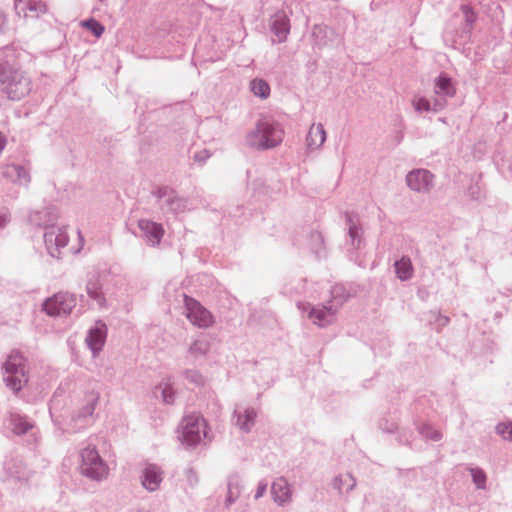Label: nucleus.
<instances>
[{"mask_svg":"<svg viewBox=\"0 0 512 512\" xmlns=\"http://www.w3.org/2000/svg\"><path fill=\"white\" fill-rule=\"evenodd\" d=\"M310 237L313 243V249L318 253L323 248V236L319 232H312Z\"/></svg>","mask_w":512,"mask_h":512,"instance_id":"nucleus-42","label":"nucleus"},{"mask_svg":"<svg viewBox=\"0 0 512 512\" xmlns=\"http://www.w3.org/2000/svg\"><path fill=\"white\" fill-rule=\"evenodd\" d=\"M186 479L191 486H194L198 482L196 472L192 468H188L185 471Z\"/></svg>","mask_w":512,"mask_h":512,"instance_id":"nucleus-45","label":"nucleus"},{"mask_svg":"<svg viewBox=\"0 0 512 512\" xmlns=\"http://www.w3.org/2000/svg\"><path fill=\"white\" fill-rule=\"evenodd\" d=\"M257 412L254 408L248 407L243 411L235 410L233 420L235 425L244 433H249L255 425Z\"/></svg>","mask_w":512,"mask_h":512,"instance_id":"nucleus-21","label":"nucleus"},{"mask_svg":"<svg viewBox=\"0 0 512 512\" xmlns=\"http://www.w3.org/2000/svg\"><path fill=\"white\" fill-rule=\"evenodd\" d=\"M270 29L277 38L278 43H283L287 40L290 32V20L284 11H277L271 16Z\"/></svg>","mask_w":512,"mask_h":512,"instance_id":"nucleus-19","label":"nucleus"},{"mask_svg":"<svg viewBox=\"0 0 512 512\" xmlns=\"http://www.w3.org/2000/svg\"><path fill=\"white\" fill-rule=\"evenodd\" d=\"M7 25V16L6 14L0 10V34H2Z\"/></svg>","mask_w":512,"mask_h":512,"instance_id":"nucleus-48","label":"nucleus"},{"mask_svg":"<svg viewBox=\"0 0 512 512\" xmlns=\"http://www.w3.org/2000/svg\"><path fill=\"white\" fill-rule=\"evenodd\" d=\"M1 175L7 181L28 186L31 181L30 168L16 163H7L1 165Z\"/></svg>","mask_w":512,"mask_h":512,"instance_id":"nucleus-12","label":"nucleus"},{"mask_svg":"<svg viewBox=\"0 0 512 512\" xmlns=\"http://www.w3.org/2000/svg\"><path fill=\"white\" fill-rule=\"evenodd\" d=\"M406 184L414 192L428 194L435 185V176L427 169H413L406 175Z\"/></svg>","mask_w":512,"mask_h":512,"instance_id":"nucleus-9","label":"nucleus"},{"mask_svg":"<svg viewBox=\"0 0 512 512\" xmlns=\"http://www.w3.org/2000/svg\"><path fill=\"white\" fill-rule=\"evenodd\" d=\"M107 326L102 320H97L86 336V344L91 350L93 357L98 356L102 351L107 338Z\"/></svg>","mask_w":512,"mask_h":512,"instance_id":"nucleus-13","label":"nucleus"},{"mask_svg":"<svg viewBox=\"0 0 512 512\" xmlns=\"http://www.w3.org/2000/svg\"><path fill=\"white\" fill-rule=\"evenodd\" d=\"M470 472L476 487L478 489H484L487 479L485 472L480 468H471Z\"/></svg>","mask_w":512,"mask_h":512,"instance_id":"nucleus-37","label":"nucleus"},{"mask_svg":"<svg viewBox=\"0 0 512 512\" xmlns=\"http://www.w3.org/2000/svg\"><path fill=\"white\" fill-rule=\"evenodd\" d=\"M282 292L289 297L307 296L315 298V293L307 287V280L305 278L289 281L284 285Z\"/></svg>","mask_w":512,"mask_h":512,"instance_id":"nucleus-22","label":"nucleus"},{"mask_svg":"<svg viewBox=\"0 0 512 512\" xmlns=\"http://www.w3.org/2000/svg\"><path fill=\"white\" fill-rule=\"evenodd\" d=\"M99 397V393L95 391L86 394L84 405L79 409V411L73 414L71 418V422L74 424V426L70 428L71 432L75 433L90 424L91 418L98 404Z\"/></svg>","mask_w":512,"mask_h":512,"instance_id":"nucleus-8","label":"nucleus"},{"mask_svg":"<svg viewBox=\"0 0 512 512\" xmlns=\"http://www.w3.org/2000/svg\"><path fill=\"white\" fill-rule=\"evenodd\" d=\"M180 441L187 447H194L205 436V421L198 415H188L183 418L180 425Z\"/></svg>","mask_w":512,"mask_h":512,"instance_id":"nucleus-6","label":"nucleus"},{"mask_svg":"<svg viewBox=\"0 0 512 512\" xmlns=\"http://www.w3.org/2000/svg\"><path fill=\"white\" fill-rule=\"evenodd\" d=\"M210 156L211 154L209 153V151L204 149L199 152H196L193 156V159L195 162L203 164Z\"/></svg>","mask_w":512,"mask_h":512,"instance_id":"nucleus-44","label":"nucleus"},{"mask_svg":"<svg viewBox=\"0 0 512 512\" xmlns=\"http://www.w3.org/2000/svg\"><path fill=\"white\" fill-rule=\"evenodd\" d=\"M330 299L327 301L337 311L344 305L350 298V293L343 284H335L330 290Z\"/></svg>","mask_w":512,"mask_h":512,"instance_id":"nucleus-28","label":"nucleus"},{"mask_svg":"<svg viewBox=\"0 0 512 512\" xmlns=\"http://www.w3.org/2000/svg\"><path fill=\"white\" fill-rule=\"evenodd\" d=\"M267 486H268V484L266 482L260 481L258 483L257 490H256L254 498L255 499L261 498L265 494V492L267 490Z\"/></svg>","mask_w":512,"mask_h":512,"instance_id":"nucleus-46","label":"nucleus"},{"mask_svg":"<svg viewBox=\"0 0 512 512\" xmlns=\"http://www.w3.org/2000/svg\"><path fill=\"white\" fill-rule=\"evenodd\" d=\"M160 391L162 400L166 404H173L175 400V392L169 383H160L156 387L155 393Z\"/></svg>","mask_w":512,"mask_h":512,"instance_id":"nucleus-34","label":"nucleus"},{"mask_svg":"<svg viewBox=\"0 0 512 512\" xmlns=\"http://www.w3.org/2000/svg\"><path fill=\"white\" fill-rule=\"evenodd\" d=\"M412 105L417 112H428L430 110L438 112L444 107V102H441L440 100H435L433 108H431L430 102L426 98L420 97L414 99L412 101Z\"/></svg>","mask_w":512,"mask_h":512,"instance_id":"nucleus-32","label":"nucleus"},{"mask_svg":"<svg viewBox=\"0 0 512 512\" xmlns=\"http://www.w3.org/2000/svg\"><path fill=\"white\" fill-rule=\"evenodd\" d=\"M86 292L100 307L105 306L106 299L102 291V283L98 275H92L86 284Z\"/></svg>","mask_w":512,"mask_h":512,"instance_id":"nucleus-26","label":"nucleus"},{"mask_svg":"<svg viewBox=\"0 0 512 512\" xmlns=\"http://www.w3.org/2000/svg\"><path fill=\"white\" fill-rule=\"evenodd\" d=\"M326 141V132L321 123L315 125L312 124L307 137H306V146L310 151L319 149L324 142Z\"/></svg>","mask_w":512,"mask_h":512,"instance_id":"nucleus-24","label":"nucleus"},{"mask_svg":"<svg viewBox=\"0 0 512 512\" xmlns=\"http://www.w3.org/2000/svg\"><path fill=\"white\" fill-rule=\"evenodd\" d=\"M32 90V79L17 61L13 49H0V91L9 100L19 101Z\"/></svg>","mask_w":512,"mask_h":512,"instance_id":"nucleus-1","label":"nucleus"},{"mask_svg":"<svg viewBox=\"0 0 512 512\" xmlns=\"http://www.w3.org/2000/svg\"><path fill=\"white\" fill-rule=\"evenodd\" d=\"M76 306V298L68 292H59L46 299L43 310L50 316H62L71 313Z\"/></svg>","mask_w":512,"mask_h":512,"instance_id":"nucleus-7","label":"nucleus"},{"mask_svg":"<svg viewBox=\"0 0 512 512\" xmlns=\"http://www.w3.org/2000/svg\"><path fill=\"white\" fill-rule=\"evenodd\" d=\"M242 491L241 479L238 474H231L227 481V497L225 506L229 507L239 498Z\"/></svg>","mask_w":512,"mask_h":512,"instance_id":"nucleus-27","label":"nucleus"},{"mask_svg":"<svg viewBox=\"0 0 512 512\" xmlns=\"http://www.w3.org/2000/svg\"><path fill=\"white\" fill-rule=\"evenodd\" d=\"M138 227L142 232V237L145 238L148 245L156 246L160 243L164 229L161 224L155 223L147 219H140Z\"/></svg>","mask_w":512,"mask_h":512,"instance_id":"nucleus-20","label":"nucleus"},{"mask_svg":"<svg viewBox=\"0 0 512 512\" xmlns=\"http://www.w3.org/2000/svg\"><path fill=\"white\" fill-rule=\"evenodd\" d=\"M417 429L418 432L426 439L433 441H439L442 439V434L435 430L429 423H422Z\"/></svg>","mask_w":512,"mask_h":512,"instance_id":"nucleus-35","label":"nucleus"},{"mask_svg":"<svg viewBox=\"0 0 512 512\" xmlns=\"http://www.w3.org/2000/svg\"><path fill=\"white\" fill-rule=\"evenodd\" d=\"M282 125L272 116L260 117L254 129L246 135V144L252 149L264 151L279 146L284 138Z\"/></svg>","mask_w":512,"mask_h":512,"instance_id":"nucleus-3","label":"nucleus"},{"mask_svg":"<svg viewBox=\"0 0 512 512\" xmlns=\"http://www.w3.org/2000/svg\"><path fill=\"white\" fill-rule=\"evenodd\" d=\"M185 309L186 317L189 321L199 328H208L213 322V316L204 306L198 301L188 296H185Z\"/></svg>","mask_w":512,"mask_h":512,"instance_id":"nucleus-10","label":"nucleus"},{"mask_svg":"<svg viewBox=\"0 0 512 512\" xmlns=\"http://www.w3.org/2000/svg\"><path fill=\"white\" fill-rule=\"evenodd\" d=\"M356 486V479L352 474H340L336 476L332 481V487L337 490L340 494L344 491H352Z\"/></svg>","mask_w":512,"mask_h":512,"instance_id":"nucleus-29","label":"nucleus"},{"mask_svg":"<svg viewBox=\"0 0 512 512\" xmlns=\"http://www.w3.org/2000/svg\"><path fill=\"white\" fill-rule=\"evenodd\" d=\"M496 432L503 439L512 441V422L511 423H499L496 426Z\"/></svg>","mask_w":512,"mask_h":512,"instance_id":"nucleus-39","label":"nucleus"},{"mask_svg":"<svg viewBox=\"0 0 512 512\" xmlns=\"http://www.w3.org/2000/svg\"><path fill=\"white\" fill-rule=\"evenodd\" d=\"M250 90L256 97L261 99H266L270 95V86L264 79H253L250 82Z\"/></svg>","mask_w":512,"mask_h":512,"instance_id":"nucleus-33","label":"nucleus"},{"mask_svg":"<svg viewBox=\"0 0 512 512\" xmlns=\"http://www.w3.org/2000/svg\"><path fill=\"white\" fill-rule=\"evenodd\" d=\"M95 36L100 37L104 33V26L95 19H89L83 23Z\"/></svg>","mask_w":512,"mask_h":512,"instance_id":"nucleus-38","label":"nucleus"},{"mask_svg":"<svg viewBox=\"0 0 512 512\" xmlns=\"http://www.w3.org/2000/svg\"><path fill=\"white\" fill-rule=\"evenodd\" d=\"M271 494L278 506L284 507L292 501V488L285 477H278L272 482Z\"/></svg>","mask_w":512,"mask_h":512,"instance_id":"nucleus-17","label":"nucleus"},{"mask_svg":"<svg viewBox=\"0 0 512 512\" xmlns=\"http://www.w3.org/2000/svg\"><path fill=\"white\" fill-rule=\"evenodd\" d=\"M14 8L17 15L25 18H38L47 12V5L40 0H14Z\"/></svg>","mask_w":512,"mask_h":512,"instance_id":"nucleus-15","label":"nucleus"},{"mask_svg":"<svg viewBox=\"0 0 512 512\" xmlns=\"http://www.w3.org/2000/svg\"><path fill=\"white\" fill-rule=\"evenodd\" d=\"M157 197L162 201L161 207L167 211L178 213L185 209V200L179 198L175 191L169 187H160L156 192Z\"/></svg>","mask_w":512,"mask_h":512,"instance_id":"nucleus-16","label":"nucleus"},{"mask_svg":"<svg viewBox=\"0 0 512 512\" xmlns=\"http://www.w3.org/2000/svg\"><path fill=\"white\" fill-rule=\"evenodd\" d=\"M436 321L440 327H443L449 323V318L447 316L438 315Z\"/></svg>","mask_w":512,"mask_h":512,"instance_id":"nucleus-50","label":"nucleus"},{"mask_svg":"<svg viewBox=\"0 0 512 512\" xmlns=\"http://www.w3.org/2000/svg\"><path fill=\"white\" fill-rule=\"evenodd\" d=\"M434 92L439 96V100L444 103L446 97H453L456 93V88L453 84L452 78L446 73H441L435 79Z\"/></svg>","mask_w":512,"mask_h":512,"instance_id":"nucleus-23","label":"nucleus"},{"mask_svg":"<svg viewBox=\"0 0 512 512\" xmlns=\"http://www.w3.org/2000/svg\"><path fill=\"white\" fill-rule=\"evenodd\" d=\"M380 429L385 432L393 433L397 430V424L395 422L388 423L387 420H381L379 423Z\"/></svg>","mask_w":512,"mask_h":512,"instance_id":"nucleus-43","label":"nucleus"},{"mask_svg":"<svg viewBox=\"0 0 512 512\" xmlns=\"http://www.w3.org/2000/svg\"><path fill=\"white\" fill-rule=\"evenodd\" d=\"M184 375L189 382L197 386H201L204 384V378L197 370L188 369L184 372Z\"/></svg>","mask_w":512,"mask_h":512,"instance_id":"nucleus-40","label":"nucleus"},{"mask_svg":"<svg viewBox=\"0 0 512 512\" xmlns=\"http://www.w3.org/2000/svg\"><path fill=\"white\" fill-rule=\"evenodd\" d=\"M80 457V468L83 475L95 481H102L107 478L109 468L95 446L88 445L85 447L81 451Z\"/></svg>","mask_w":512,"mask_h":512,"instance_id":"nucleus-5","label":"nucleus"},{"mask_svg":"<svg viewBox=\"0 0 512 512\" xmlns=\"http://www.w3.org/2000/svg\"><path fill=\"white\" fill-rule=\"evenodd\" d=\"M210 348V344L205 339H197L195 340L189 348V352L195 357L205 355Z\"/></svg>","mask_w":512,"mask_h":512,"instance_id":"nucleus-36","label":"nucleus"},{"mask_svg":"<svg viewBox=\"0 0 512 512\" xmlns=\"http://www.w3.org/2000/svg\"><path fill=\"white\" fill-rule=\"evenodd\" d=\"M3 380L8 388L18 393L27 384V361L18 351H13L2 365Z\"/></svg>","mask_w":512,"mask_h":512,"instance_id":"nucleus-4","label":"nucleus"},{"mask_svg":"<svg viewBox=\"0 0 512 512\" xmlns=\"http://www.w3.org/2000/svg\"><path fill=\"white\" fill-rule=\"evenodd\" d=\"M314 306H312L310 303L308 302H302V301H299L297 302V308L302 311V312H308L310 311L311 308H313Z\"/></svg>","mask_w":512,"mask_h":512,"instance_id":"nucleus-47","label":"nucleus"},{"mask_svg":"<svg viewBox=\"0 0 512 512\" xmlns=\"http://www.w3.org/2000/svg\"><path fill=\"white\" fill-rule=\"evenodd\" d=\"M345 225L347 227L346 244L352 250H359L364 244L363 228L361 226L359 215L355 212H345Z\"/></svg>","mask_w":512,"mask_h":512,"instance_id":"nucleus-11","label":"nucleus"},{"mask_svg":"<svg viewBox=\"0 0 512 512\" xmlns=\"http://www.w3.org/2000/svg\"><path fill=\"white\" fill-rule=\"evenodd\" d=\"M338 311L328 302L310 309L308 318L319 327H327L335 322Z\"/></svg>","mask_w":512,"mask_h":512,"instance_id":"nucleus-14","label":"nucleus"},{"mask_svg":"<svg viewBox=\"0 0 512 512\" xmlns=\"http://www.w3.org/2000/svg\"><path fill=\"white\" fill-rule=\"evenodd\" d=\"M164 472L156 464H148L140 476L142 486L149 492L157 491L163 481Z\"/></svg>","mask_w":512,"mask_h":512,"instance_id":"nucleus-18","label":"nucleus"},{"mask_svg":"<svg viewBox=\"0 0 512 512\" xmlns=\"http://www.w3.org/2000/svg\"><path fill=\"white\" fill-rule=\"evenodd\" d=\"M394 266L396 275L401 281H407L412 278L414 269L409 257L403 256L395 262Z\"/></svg>","mask_w":512,"mask_h":512,"instance_id":"nucleus-31","label":"nucleus"},{"mask_svg":"<svg viewBox=\"0 0 512 512\" xmlns=\"http://www.w3.org/2000/svg\"><path fill=\"white\" fill-rule=\"evenodd\" d=\"M10 425L13 433L19 436L28 433L30 430L34 428L33 423L30 422L27 419V417L18 414H14L11 416Z\"/></svg>","mask_w":512,"mask_h":512,"instance_id":"nucleus-30","label":"nucleus"},{"mask_svg":"<svg viewBox=\"0 0 512 512\" xmlns=\"http://www.w3.org/2000/svg\"><path fill=\"white\" fill-rule=\"evenodd\" d=\"M461 10L464 15L467 26L471 28L476 20V14L469 5H463L461 7Z\"/></svg>","mask_w":512,"mask_h":512,"instance_id":"nucleus-41","label":"nucleus"},{"mask_svg":"<svg viewBox=\"0 0 512 512\" xmlns=\"http://www.w3.org/2000/svg\"><path fill=\"white\" fill-rule=\"evenodd\" d=\"M336 34L333 29L325 25H314L311 32L313 45L321 48L327 46Z\"/></svg>","mask_w":512,"mask_h":512,"instance_id":"nucleus-25","label":"nucleus"},{"mask_svg":"<svg viewBox=\"0 0 512 512\" xmlns=\"http://www.w3.org/2000/svg\"><path fill=\"white\" fill-rule=\"evenodd\" d=\"M58 218L55 208L45 207L30 213L29 221L31 224L44 227V243L49 255L53 258H61V250L68 244L69 237L64 227L55 226L54 222Z\"/></svg>","mask_w":512,"mask_h":512,"instance_id":"nucleus-2","label":"nucleus"},{"mask_svg":"<svg viewBox=\"0 0 512 512\" xmlns=\"http://www.w3.org/2000/svg\"><path fill=\"white\" fill-rule=\"evenodd\" d=\"M9 221L8 213L5 210H0V229L3 228Z\"/></svg>","mask_w":512,"mask_h":512,"instance_id":"nucleus-49","label":"nucleus"}]
</instances>
